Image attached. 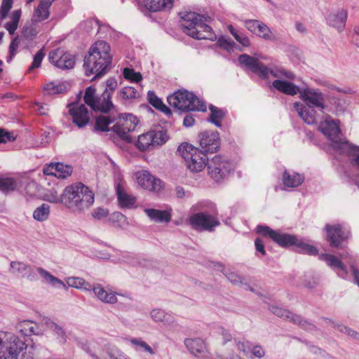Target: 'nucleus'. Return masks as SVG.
Returning a JSON list of instances; mask_svg holds the SVG:
<instances>
[{
  "mask_svg": "<svg viewBox=\"0 0 359 359\" xmlns=\"http://www.w3.org/2000/svg\"><path fill=\"white\" fill-rule=\"evenodd\" d=\"M299 98L303 102L294 104L299 116L307 124L316 123L327 109L324 93L306 86L301 88Z\"/></svg>",
  "mask_w": 359,
  "mask_h": 359,
  "instance_id": "f257e3e1",
  "label": "nucleus"
},
{
  "mask_svg": "<svg viewBox=\"0 0 359 359\" xmlns=\"http://www.w3.org/2000/svg\"><path fill=\"white\" fill-rule=\"evenodd\" d=\"M110 47L107 43L99 41L90 48L88 55L84 58L83 67L86 76L95 74L92 80L106 74L111 63Z\"/></svg>",
  "mask_w": 359,
  "mask_h": 359,
  "instance_id": "f03ea898",
  "label": "nucleus"
},
{
  "mask_svg": "<svg viewBox=\"0 0 359 359\" xmlns=\"http://www.w3.org/2000/svg\"><path fill=\"white\" fill-rule=\"evenodd\" d=\"M179 15L180 25L186 34L198 40L214 41L216 39L212 28L205 23L206 18L203 15L187 11H181Z\"/></svg>",
  "mask_w": 359,
  "mask_h": 359,
  "instance_id": "7ed1b4c3",
  "label": "nucleus"
},
{
  "mask_svg": "<svg viewBox=\"0 0 359 359\" xmlns=\"http://www.w3.org/2000/svg\"><path fill=\"white\" fill-rule=\"evenodd\" d=\"M256 232L264 237L269 238L273 242L281 247H288L295 245L297 251L299 253L307 254L309 255H316L318 250L314 246L309 245L302 240H299L297 236L288 233H280L275 231L268 226L257 225Z\"/></svg>",
  "mask_w": 359,
  "mask_h": 359,
  "instance_id": "20e7f679",
  "label": "nucleus"
},
{
  "mask_svg": "<svg viewBox=\"0 0 359 359\" xmlns=\"http://www.w3.org/2000/svg\"><path fill=\"white\" fill-rule=\"evenodd\" d=\"M65 205L76 211L88 209L94 203V194L81 183L67 187L64 190Z\"/></svg>",
  "mask_w": 359,
  "mask_h": 359,
  "instance_id": "39448f33",
  "label": "nucleus"
},
{
  "mask_svg": "<svg viewBox=\"0 0 359 359\" xmlns=\"http://www.w3.org/2000/svg\"><path fill=\"white\" fill-rule=\"evenodd\" d=\"M238 61L241 65L248 67L252 72L257 74L263 79H269V74L277 78V79H288L292 80L294 78V75L292 72L273 65L265 66L258 59L247 54L241 55Z\"/></svg>",
  "mask_w": 359,
  "mask_h": 359,
  "instance_id": "423d86ee",
  "label": "nucleus"
},
{
  "mask_svg": "<svg viewBox=\"0 0 359 359\" xmlns=\"http://www.w3.org/2000/svg\"><path fill=\"white\" fill-rule=\"evenodd\" d=\"M318 129L330 140L332 147L336 152L342 154L345 149L349 148L350 143L343 137L338 120H333L327 115L325 120L320 123Z\"/></svg>",
  "mask_w": 359,
  "mask_h": 359,
  "instance_id": "0eeeda50",
  "label": "nucleus"
},
{
  "mask_svg": "<svg viewBox=\"0 0 359 359\" xmlns=\"http://www.w3.org/2000/svg\"><path fill=\"white\" fill-rule=\"evenodd\" d=\"M170 106L182 111H206V106L193 93L179 90L167 98Z\"/></svg>",
  "mask_w": 359,
  "mask_h": 359,
  "instance_id": "6e6552de",
  "label": "nucleus"
},
{
  "mask_svg": "<svg viewBox=\"0 0 359 359\" xmlns=\"http://www.w3.org/2000/svg\"><path fill=\"white\" fill-rule=\"evenodd\" d=\"M178 151L184 158L187 168L193 172L203 170L209 161L206 154L190 144H182Z\"/></svg>",
  "mask_w": 359,
  "mask_h": 359,
  "instance_id": "1a4fd4ad",
  "label": "nucleus"
},
{
  "mask_svg": "<svg viewBox=\"0 0 359 359\" xmlns=\"http://www.w3.org/2000/svg\"><path fill=\"white\" fill-rule=\"evenodd\" d=\"M83 100L95 111L106 114L114 108L111 97L109 93L103 91L101 94H99L93 86L86 88Z\"/></svg>",
  "mask_w": 359,
  "mask_h": 359,
  "instance_id": "9d476101",
  "label": "nucleus"
},
{
  "mask_svg": "<svg viewBox=\"0 0 359 359\" xmlns=\"http://www.w3.org/2000/svg\"><path fill=\"white\" fill-rule=\"evenodd\" d=\"M25 343L11 332L0 331V359H18Z\"/></svg>",
  "mask_w": 359,
  "mask_h": 359,
  "instance_id": "9b49d317",
  "label": "nucleus"
},
{
  "mask_svg": "<svg viewBox=\"0 0 359 359\" xmlns=\"http://www.w3.org/2000/svg\"><path fill=\"white\" fill-rule=\"evenodd\" d=\"M139 121L137 118L132 114H121L118 116V122L113 126L111 130L117 136L126 142H133V138L130 133L135 130Z\"/></svg>",
  "mask_w": 359,
  "mask_h": 359,
  "instance_id": "f8f14e48",
  "label": "nucleus"
},
{
  "mask_svg": "<svg viewBox=\"0 0 359 359\" xmlns=\"http://www.w3.org/2000/svg\"><path fill=\"white\" fill-rule=\"evenodd\" d=\"M207 168L209 175L216 182L223 180L233 170L232 164L219 155L209 160Z\"/></svg>",
  "mask_w": 359,
  "mask_h": 359,
  "instance_id": "ddd939ff",
  "label": "nucleus"
},
{
  "mask_svg": "<svg viewBox=\"0 0 359 359\" xmlns=\"http://www.w3.org/2000/svg\"><path fill=\"white\" fill-rule=\"evenodd\" d=\"M168 140L166 133L162 130L156 131H149L140 135L135 141V147L140 151H146L151 147L155 145H162Z\"/></svg>",
  "mask_w": 359,
  "mask_h": 359,
  "instance_id": "4468645a",
  "label": "nucleus"
},
{
  "mask_svg": "<svg viewBox=\"0 0 359 359\" xmlns=\"http://www.w3.org/2000/svg\"><path fill=\"white\" fill-rule=\"evenodd\" d=\"M189 224L197 231L213 230L214 227L219 224V222L213 216L205 212L194 213L189 217Z\"/></svg>",
  "mask_w": 359,
  "mask_h": 359,
  "instance_id": "2eb2a0df",
  "label": "nucleus"
},
{
  "mask_svg": "<svg viewBox=\"0 0 359 359\" xmlns=\"http://www.w3.org/2000/svg\"><path fill=\"white\" fill-rule=\"evenodd\" d=\"M269 310L276 316L283 320L292 322L294 324L299 325L306 330H313L315 327L311 323L304 320L300 316L294 314L289 310L283 309L276 305H269Z\"/></svg>",
  "mask_w": 359,
  "mask_h": 359,
  "instance_id": "dca6fc26",
  "label": "nucleus"
},
{
  "mask_svg": "<svg viewBox=\"0 0 359 359\" xmlns=\"http://www.w3.org/2000/svg\"><path fill=\"white\" fill-rule=\"evenodd\" d=\"M327 239L330 246L338 248L341 243L348 237L349 231L341 224L329 225L325 226Z\"/></svg>",
  "mask_w": 359,
  "mask_h": 359,
  "instance_id": "f3484780",
  "label": "nucleus"
},
{
  "mask_svg": "<svg viewBox=\"0 0 359 359\" xmlns=\"http://www.w3.org/2000/svg\"><path fill=\"white\" fill-rule=\"evenodd\" d=\"M48 58L52 64L62 69H72L75 65L74 56L65 53L60 48L51 51L49 53Z\"/></svg>",
  "mask_w": 359,
  "mask_h": 359,
  "instance_id": "a211bd4d",
  "label": "nucleus"
},
{
  "mask_svg": "<svg viewBox=\"0 0 359 359\" xmlns=\"http://www.w3.org/2000/svg\"><path fill=\"white\" fill-rule=\"evenodd\" d=\"M135 176L138 184L144 189L157 192L162 188V182L147 170L138 171Z\"/></svg>",
  "mask_w": 359,
  "mask_h": 359,
  "instance_id": "6ab92c4d",
  "label": "nucleus"
},
{
  "mask_svg": "<svg viewBox=\"0 0 359 359\" xmlns=\"http://www.w3.org/2000/svg\"><path fill=\"white\" fill-rule=\"evenodd\" d=\"M199 143L201 149L205 154L213 153L219 147V137L217 132H204L199 136Z\"/></svg>",
  "mask_w": 359,
  "mask_h": 359,
  "instance_id": "aec40b11",
  "label": "nucleus"
},
{
  "mask_svg": "<svg viewBox=\"0 0 359 359\" xmlns=\"http://www.w3.org/2000/svg\"><path fill=\"white\" fill-rule=\"evenodd\" d=\"M184 343L187 350L194 357L205 358L209 353L205 341L200 337L187 338Z\"/></svg>",
  "mask_w": 359,
  "mask_h": 359,
  "instance_id": "412c9836",
  "label": "nucleus"
},
{
  "mask_svg": "<svg viewBox=\"0 0 359 359\" xmlns=\"http://www.w3.org/2000/svg\"><path fill=\"white\" fill-rule=\"evenodd\" d=\"M69 114L72 117L73 123L79 128L85 126L90 120L88 111L85 104H72Z\"/></svg>",
  "mask_w": 359,
  "mask_h": 359,
  "instance_id": "4be33fe9",
  "label": "nucleus"
},
{
  "mask_svg": "<svg viewBox=\"0 0 359 359\" xmlns=\"http://www.w3.org/2000/svg\"><path fill=\"white\" fill-rule=\"evenodd\" d=\"M72 172V168L71 166L61 163H51L43 168V173L46 175H53L60 179H65Z\"/></svg>",
  "mask_w": 359,
  "mask_h": 359,
  "instance_id": "5701e85b",
  "label": "nucleus"
},
{
  "mask_svg": "<svg viewBox=\"0 0 359 359\" xmlns=\"http://www.w3.org/2000/svg\"><path fill=\"white\" fill-rule=\"evenodd\" d=\"M320 259L325 261L330 267L337 273L339 276L343 278H345L347 276V269L340 259L332 255L326 253L320 255Z\"/></svg>",
  "mask_w": 359,
  "mask_h": 359,
  "instance_id": "b1692460",
  "label": "nucleus"
},
{
  "mask_svg": "<svg viewBox=\"0 0 359 359\" xmlns=\"http://www.w3.org/2000/svg\"><path fill=\"white\" fill-rule=\"evenodd\" d=\"M91 291L96 297L103 303L114 304L117 302V293L111 290H106L100 284L96 283L91 285Z\"/></svg>",
  "mask_w": 359,
  "mask_h": 359,
  "instance_id": "393cba45",
  "label": "nucleus"
},
{
  "mask_svg": "<svg viewBox=\"0 0 359 359\" xmlns=\"http://www.w3.org/2000/svg\"><path fill=\"white\" fill-rule=\"evenodd\" d=\"M43 325H46V330H50L60 343L65 344L67 341V335L61 325L48 317H43Z\"/></svg>",
  "mask_w": 359,
  "mask_h": 359,
  "instance_id": "a878e982",
  "label": "nucleus"
},
{
  "mask_svg": "<svg viewBox=\"0 0 359 359\" xmlns=\"http://www.w3.org/2000/svg\"><path fill=\"white\" fill-rule=\"evenodd\" d=\"M39 33L37 22L32 20L31 22L26 25L22 31L20 37L25 44V48H29L32 43L34 39Z\"/></svg>",
  "mask_w": 359,
  "mask_h": 359,
  "instance_id": "bb28decb",
  "label": "nucleus"
},
{
  "mask_svg": "<svg viewBox=\"0 0 359 359\" xmlns=\"http://www.w3.org/2000/svg\"><path fill=\"white\" fill-rule=\"evenodd\" d=\"M272 87L283 94L291 96H294L297 94L299 95L301 91V88L298 87L293 83L285 81L283 79H276L273 81L272 83Z\"/></svg>",
  "mask_w": 359,
  "mask_h": 359,
  "instance_id": "cd10ccee",
  "label": "nucleus"
},
{
  "mask_svg": "<svg viewBox=\"0 0 359 359\" xmlns=\"http://www.w3.org/2000/svg\"><path fill=\"white\" fill-rule=\"evenodd\" d=\"M55 0H39V4L34 11L32 20L41 22L49 18L50 7Z\"/></svg>",
  "mask_w": 359,
  "mask_h": 359,
  "instance_id": "c85d7f7f",
  "label": "nucleus"
},
{
  "mask_svg": "<svg viewBox=\"0 0 359 359\" xmlns=\"http://www.w3.org/2000/svg\"><path fill=\"white\" fill-rule=\"evenodd\" d=\"M145 8L151 12L168 11L172 8L173 0H142Z\"/></svg>",
  "mask_w": 359,
  "mask_h": 359,
  "instance_id": "c756f323",
  "label": "nucleus"
},
{
  "mask_svg": "<svg viewBox=\"0 0 359 359\" xmlns=\"http://www.w3.org/2000/svg\"><path fill=\"white\" fill-rule=\"evenodd\" d=\"M282 180L285 186L294 188L302 184L304 177L299 173L285 170L283 174Z\"/></svg>",
  "mask_w": 359,
  "mask_h": 359,
  "instance_id": "7c9ffc66",
  "label": "nucleus"
},
{
  "mask_svg": "<svg viewBox=\"0 0 359 359\" xmlns=\"http://www.w3.org/2000/svg\"><path fill=\"white\" fill-rule=\"evenodd\" d=\"M346 18V11L341 10L337 13L330 14L328 16L327 22L330 26H332L336 28L339 32H341L345 27Z\"/></svg>",
  "mask_w": 359,
  "mask_h": 359,
  "instance_id": "2f4dec72",
  "label": "nucleus"
},
{
  "mask_svg": "<svg viewBox=\"0 0 359 359\" xmlns=\"http://www.w3.org/2000/svg\"><path fill=\"white\" fill-rule=\"evenodd\" d=\"M10 272L13 274L20 276L22 278H27L32 280V269L30 266L24 262H11Z\"/></svg>",
  "mask_w": 359,
  "mask_h": 359,
  "instance_id": "473e14b6",
  "label": "nucleus"
},
{
  "mask_svg": "<svg viewBox=\"0 0 359 359\" xmlns=\"http://www.w3.org/2000/svg\"><path fill=\"white\" fill-rule=\"evenodd\" d=\"M150 316L151 319L156 323L162 322L169 326L175 325V320L173 316L161 309H152L150 313Z\"/></svg>",
  "mask_w": 359,
  "mask_h": 359,
  "instance_id": "72a5a7b5",
  "label": "nucleus"
},
{
  "mask_svg": "<svg viewBox=\"0 0 359 359\" xmlns=\"http://www.w3.org/2000/svg\"><path fill=\"white\" fill-rule=\"evenodd\" d=\"M116 194L118 203L121 208H130L134 205L136 201L135 197L126 193L121 184H118L116 186Z\"/></svg>",
  "mask_w": 359,
  "mask_h": 359,
  "instance_id": "f704fd0d",
  "label": "nucleus"
},
{
  "mask_svg": "<svg viewBox=\"0 0 359 359\" xmlns=\"http://www.w3.org/2000/svg\"><path fill=\"white\" fill-rule=\"evenodd\" d=\"M147 215L156 222H168L171 219L170 212L168 210H160L148 208L144 210Z\"/></svg>",
  "mask_w": 359,
  "mask_h": 359,
  "instance_id": "c9c22d12",
  "label": "nucleus"
},
{
  "mask_svg": "<svg viewBox=\"0 0 359 359\" xmlns=\"http://www.w3.org/2000/svg\"><path fill=\"white\" fill-rule=\"evenodd\" d=\"M70 86L68 83L50 82L43 86V92L46 95H52L66 92Z\"/></svg>",
  "mask_w": 359,
  "mask_h": 359,
  "instance_id": "e433bc0d",
  "label": "nucleus"
},
{
  "mask_svg": "<svg viewBox=\"0 0 359 359\" xmlns=\"http://www.w3.org/2000/svg\"><path fill=\"white\" fill-rule=\"evenodd\" d=\"M36 271L40 274V276L44 279L46 283H49L54 287H60L64 289H67V286L62 280L55 277L48 271L45 270L41 267H38L36 269Z\"/></svg>",
  "mask_w": 359,
  "mask_h": 359,
  "instance_id": "4c0bfd02",
  "label": "nucleus"
},
{
  "mask_svg": "<svg viewBox=\"0 0 359 359\" xmlns=\"http://www.w3.org/2000/svg\"><path fill=\"white\" fill-rule=\"evenodd\" d=\"M114 121V118L105 116L103 115H100L96 117L95 123L94 125V131H100V132H106L109 131L110 128H109V124L112 123Z\"/></svg>",
  "mask_w": 359,
  "mask_h": 359,
  "instance_id": "58836bf2",
  "label": "nucleus"
},
{
  "mask_svg": "<svg viewBox=\"0 0 359 359\" xmlns=\"http://www.w3.org/2000/svg\"><path fill=\"white\" fill-rule=\"evenodd\" d=\"M50 214V205L47 203H43L34 210L33 218L37 222H42L48 219Z\"/></svg>",
  "mask_w": 359,
  "mask_h": 359,
  "instance_id": "ea45409f",
  "label": "nucleus"
},
{
  "mask_svg": "<svg viewBox=\"0 0 359 359\" xmlns=\"http://www.w3.org/2000/svg\"><path fill=\"white\" fill-rule=\"evenodd\" d=\"M66 281L69 287L88 292L91 291V285L82 278L69 277Z\"/></svg>",
  "mask_w": 359,
  "mask_h": 359,
  "instance_id": "a19ab883",
  "label": "nucleus"
},
{
  "mask_svg": "<svg viewBox=\"0 0 359 359\" xmlns=\"http://www.w3.org/2000/svg\"><path fill=\"white\" fill-rule=\"evenodd\" d=\"M209 109L210 111L209 121L217 127H220L221 122L225 116L224 111L212 104L210 105Z\"/></svg>",
  "mask_w": 359,
  "mask_h": 359,
  "instance_id": "79ce46f5",
  "label": "nucleus"
},
{
  "mask_svg": "<svg viewBox=\"0 0 359 359\" xmlns=\"http://www.w3.org/2000/svg\"><path fill=\"white\" fill-rule=\"evenodd\" d=\"M105 351L110 359H131L114 344H107Z\"/></svg>",
  "mask_w": 359,
  "mask_h": 359,
  "instance_id": "37998d69",
  "label": "nucleus"
},
{
  "mask_svg": "<svg viewBox=\"0 0 359 359\" xmlns=\"http://www.w3.org/2000/svg\"><path fill=\"white\" fill-rule=\"evenodd\" d=\"M130 343L134 346L136 351H142L154 355L156 352L154 349L144 340L140 338H133L130 339Z\"/></svg>",
  "mask_w": 359,
  "mask_h": 359,
  "instance_id": "c03bdc74",
  "label": "nucleus"
},
{
  "mask_svg": "<svg viewBox=\"0 0 359 359\" xmlns=\"http://www.w3.org/2000/svg\"><path fill=\"white\" fill-rule=\"evenodd\" d=\"M148 100L149 103L156 109H159L165 114H170V110L166 107L161 99H159L153 92L149 91Z\"/></svg>",
  "mask_w": 359,
  "mask_h": 359,
  "instance_id": "a18cd8bd",
  "label": "nucleus"
},
{
  "mask_svg": "<svg viewBox=\"0 0 359 359\" xmlns=\"http://www.w3.org/2000/svg\"><path fill=\"white\" fill-rule=\"evenodd\" d=\"M18 187V183L12 177H6L0 179V191L8 193L15 191Z\"/></svg>",
  "mask_w": 359,
  "mask_h": 359,
  "instance_id": "49530a36",
  "label": "nucleus"
},
{
  "mask_svg": "<svg viewBox=\"0 0 359 359\" xmlns=\"http://www.w3.org/2000/svg\"><path fill=\"white\" fill-rule=\"evenodd\" d=\"M258 26L259 27L256 34L257 36L268 41L276 40L275 34L266 24L261 22L260 25Z\"/></svg>",
  "mask_w": 359,
  "mask_h": 359,
  "instance_id": "de8ad7c7",
  "label": "nucleus"
},
{
  "mask_svg": "<svg viewBox=\"0 0 359 359\" xmlns=\"http://www.w3.org/2000/svg\"><path fill=\"white\" fill-rule=\"evenodd\" d=\"M109 221L114 226L124 228L128 226L127 218L120 212H114L109 215Z\"/></svg>",
  "mask_w": 359,
  "mask_h": 359,
  "instance_id": "09e8293b",
  "label": "nucleus"
},
{
  "mask_svg": "<svg viewBox=\"0 0 359 359\" xmlns=\"http://www.w3.org/2000/svg\"><path fill=\"white\" fill-rule=\"evenodd\" d=\"M342 154H346L350 157L353 165L359 168V147L349 144V148L345 149Z\"/></svg>",
  "mask_w": 359,
  "mask_h": 359,
  "instance_id": "8fccbe9b",
  "label": "nucleus"
},
{
  "mask_svg": "<svg viewBox=\"0 0 359 359\" xmlns=\"http://www.w3.org/2000/svg\"><path fill=\"white\" fill-rule=\"evenodd\" d=\"M43 198L45 201H46L49 203H62L65 204L64 192L62 193V196H60V194H58L57 191L54 189L48 190L43 196Z\"/></svg>",
  "mask_w": 359,
  "mask_h": 359,
  "instance_id": "3c124183",
  "label": "nucleus"
},
{
  "mask_svg": "<svg viewBox=\"0 0 359 359\" xmlns=\"http://www.w3.org/2000/svg\"><path fill=\"white\" fill-rule=\"evenodd\" d=\"M118 96L123 100H133L140 97L139 92L133 86H126L120 90Z\"/></svg>",
  "mask_w": 359,
  "mask_h": 359,
  "instance_id": "603ef678",
  "label": "nucleus"
},
{
  "mask_svg": "<svg viewBox=\"0 0 359 359\" xmlns=\"http://www.w3.org/2000/svg\"><path fill=\"white\" fill-rule=\"evenodd\" d=\"M227 28L235 39L243 46L249 47L250 46V41L246 35L238 32L232 25H229Z\"/></svg>",
  "mask_w": 359,
  "mask_h": 359,
  "instance_id": "864d4df0",
  "label": "nucleus"
},
{
  "mask_svg": "<svg viewBox=\"0 0 359 359\" xmlns=\"http://www.w3.org/2000/svg\"><path fill=\"white\" fill-rule=\"evenodd\" d=\"M319 277L312 272L306 273L303 276L304 285L309 289L314 288L319 283Z\"/></svg>",
  "mask_w": 359,
  "mask_h": 359,
  "instance_id": "5fc2aeb1",
  "label": "nucleus"
},
{
  "mask_svg": "<svg viewBox=\"0 0 359 359\" xmlns=\"http://www.w3.org/2000/svg\"><path fill=\"white\" fill-rule=\"evenodd\" d=\"M29 325V336L41 335L46 331V325H43V318L39 323L30 320Z\"/></svg>",
  "mask_w": 359,
  "mask_h": 359,
  "instance_id": "6e6d98bb",
  "label": "nucleus"
},
{
  "mask_svg": "<svg viewBox=\"0 0 359 359\" xmlns=\"http://www.w3.org/2000/svg\"><path fill=\"white\" fill-rule=\"evenodd\" d=\"M217 45L220 48L229 52L233 51L236 46V43L233 40H231V39H227L226 37L224 36H222L218 39Z\"/></svg>",
  "mask_w": 359,
  "mask_h": 359,
  "instance_id": "4d7b16f0",
  "label": "nucleus"
},
{
  "mask_svg": "<svg viewBox=\"0 0 359 359\" xmlns=\"http://www.w3.org/2000/svg\"><path fill=\"white\" fill-rule=\"evenodd\" d=\"M339 257L341 259L347 260V262L350 264L355 281L359 286V271L354 266L353 262H352V257L349 255L348 252L341 253L339 255Z\"/></svg>",
  "mask_w": 359,
  "mask_h": 359,
  "instance_id": "13d9d810",
  "label": "nucleus"
},
{
  "mask_svg": "<svg viewBox=\"0 0 359 359\" xmlns=\"http://www.w3.org/2000/svg\"><path fill=\"white\" fill-rule=\"evenodd\" d=\"M20 46L25 48V44H23L22 41L20 36H17L13 39L9 46V53L10 55L8 57L7 61H10L13 59V57L15 55L16 50L18 46Z\"/></svg>",
  "mask_w": 359,
  "mask_h": 359,
  "instance_id": "bf43d9fd",
  "label": "nucleus"
},
{
  "mask_svg": "<svg viewBox=\"0 0 359 359\" xmlns=\"http://www.w3.org/2000/svg\"><path fill=\"white\" fill-rule=\"evenodd\" d=\"M236 346L237 350L243 353L245 356L248 357L250 353V346L248 341H241L237 339H233V344Z\"/></svg>",
  "mask_w": 359,
  "mask_h": 359,
  "instance_id": "052dcab7",
  "label": "nucleus"
},
{
  "mask_svg": "<svg viewBox=\"0 0 359 359\" xmlns=\"http://www.w3.org/2000/svg\"><path fill=\"white\" fill-rule=\"evenodd\" d=\"M124 77L133 82H139L142 77L140 72H136L133 69L125 68L123 70Z\"/></svg>",
  "mask_w": 359,
  "mask_h": 359,
  "instance_id": "680f3d73",
  "label": "nucleus"
},
{
  "mask_svg": "<svg viewBox=\"0 0 359 359\" xmlns=\"http://www.w3.org/2000/svg\"><path fill=\"white\" fill-rule=\"evenodd\" d=\"M29 325H31L30 320H25L19 322L16 325L15 328L16 330L22 335L29 336Z\"/></svg>",
  "mask_w": 359,
  "mask_h": 359,
  "instance_id": "e2e57ef3",
  "label": "nucleus"
},
{
  "mask_svg": "<svg viewBox=\"0 0 359 359\" xmlns=\"http://www.w3.org/2000/svg\"><path fill=\"white\" fill-rule=\"evenodd\" d=\"M245 27L248 31L256 34L261 21L257 20H245L243 21Z\"/></svg>",
  "mask_w": 359,
  "mask_h": 359,
  "instance_id": "0e129e2a",
  "label": "nucleus"
},
{
  "mask_svg": "<svg viewBox=\"0 0 359 359\" xmlns=\"http://www.w3.org/2000/svg\"><path fill=\"white\" fill-rule=\"evenodd\" d=\"M13 0H3L0 8V18H5L12 8Z\"/></svg>",
  "mask_w": 359,
  "mask_h": 359,
  "instance_id": "69168bd1",
  "label": "nucleus"
},
{
  "mask_svg": "<svg viewBox=\"0 0 359 359\" xmlns=\"http://www.w3.org/2000/svg\"><path fill=\"white\" fill-rule=\"evenodd\" d=\"M250 352L251 355H249L248 357L251 359L253 358L261 359L265 355L264 349L259 345L254 346L252 348H250Z\"/></svg>",
  "mask_w": 359,
  "mask_h": 359,
  "instance_id": "338daca9",
  "label": "nucleus"
},
{
  "mask_svg": "<svg viewBox=\"0 0 359 359\" xmlns=\"http://www.w3.org/2000/svg\"><path fill=\"white\" fill-rule=\"evenodd\" d=\"M44 53L42 50L38 51L34 56V60L32 65L29 67V70H32L39 68L41 66V62L44 57Z\"/></svg>",
  "mask_w": 359,
  "mask_h": 359,
  "instance_id": "774afa93",
  "label": "nucleus"
}]
</instances>
